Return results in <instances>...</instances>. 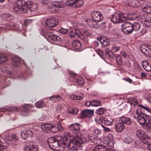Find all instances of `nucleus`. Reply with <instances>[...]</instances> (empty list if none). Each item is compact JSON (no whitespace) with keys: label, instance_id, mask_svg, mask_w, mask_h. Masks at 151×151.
I'll list each match as a JSON object with an SVG mask.
<instances>
[{"label":"nucleus","instance_id":"bb28decb","mask_svg":"<svg viewBox=\"0 0 151 151\" xmlns=\"http://www.w3.org/2000/svg\"><path fill=\"white\" fill-rule=\"evenodd\" d=\"M20 58L17 56H15L11 60L12 64L14 66H17L19 63Z\"/></svg>","mask_w":151,"mask_h":151},{"label":"nucleus","instance_id":"a211bd4d","mask_svg":"<svg viewBox=\"0 0 151 151\" xmlns=\"http://www.w3.org/2000/svg\"><path fill=\"white\" fill-rule=\"evenodd\" d=\"M90 134H88V137L89 139L93 143L95 144L99 145L101 144L102 142H103V140L99 137H96L94 138V136L92 135H91Z\"/></svg>","mask_w":151,"mask_h":151},{"label":"nucleus","instance_id":"338daca9","mask_svg":"<svg viewBox=\"0 0 151 151\" xmlns=\"http://www.w3.org/2000/svg\"><path fill=\"white\" fill-rule=\"evenodd\" d=\"M105 51L106 53L108 55L110 53H111L113 54V52H112V51L111 50H110L109 48H107L105 50Z\"/></svg>","mask_w":151,"mask_h":151},{"label":"nucleus","instance_id":"20e7f679","mask_svg":"<svg viewBox=\"0 0 151 151\" xmlns=\"http://www.w3.org/2000/svg\"><path fill=\"white\" fill-rule=\"evenodd\" d=\"M151 116L149 115L142 116V128L148 131H151Z\"/></svg>","mask_w":151,"mask_h":151},{"label":"nucleus","instance_id":"5701e85b","mask_svg":"<svg viewBox=\"0 0 151 151\" xmlns=\"http://www.w3.org/2000/svg\"><path fill=\"white\" fill-rule=\"evenodd\" d=\"M119 121L123 123L124 124H125L128 125L132 123V121L129 118L124 116L119 117Z\"/></svg>","mask_w":151,"mask_h":151},{"label":"nucleus","instance_id":"c03bdc74","mask_svg":"<svg viewBox=\"0 0 151 151\" xmlns=\"http://www.w3.org/2000/svg\"><path fill=\"white\" fill-rule=\"evenodd\" d=\"M105 111V109L103 108H99L96 111V113L99 115H101L103 114Z\"/></svg>","mask_w":151,"mask_h":151},{"label":"nucleus","instance_id":"f3484780","mask_svg":"<svg viewBox=\"0 0 151 151\" xmlns=\"http://www.w3.org/2000/svg\"><path fill=\"white\" fill-rule=\"evenodd\" d=\"M62 5L60 2L58 1H53L52 2L50 5L48 6V9L50 12H53L55 10V7H61Z\"/></svg>","mask_w":151,"mask_h":151},{"label":"nucleus","instance_id":"a878e982","mask_svg":"<svg viewBox=\"0 0 151 151\" xmlns=\"http://www.w3.org/2000/svg\"><path fill=\"white\" fill-rule=\"evenodd\" d=\"M136 114L137 116V120L139 123V124L140 125H142V122L141 121L142 119V111L140 108H139L137 109L136 111Z\"/></svg>","mask_w":151,"mask_h":151},{"label":"nucleus","instance_id":"b1692460","mask_svg":"<svg viewBox=\"0 0 151 151\" xmlns=\"http://www.w3.org/2000/svg\"><path fill=\"white\" fill-rule=\"evenodd\" d=\"M40 31L41 35L43 36L47 37L48 36H49L50 34H51L52 33V30L46 29H40Z\"/></svg>","mask_w":151,"mask_h":151},{"label":"nucleus","instance_id":"a18cd8bd","mask_svg":"<svg viewBox=\"0 0 151 151\" xmlns=\"http://www.w3.org/2000/svg\"><path fill=\"white\" fill-rule=\"evenodd\" d=\"M26 133L27 134L28 137H32L34 135V132L31 130L30 129H28L26 130Z\"/></svg>","mask_w":151,"mask_h":151},{"label":"nucleus","instance_id":"4c0bfd02","mask_svg":"<svg viewBox=\"0 0 151 151\" xmlns=\"http://www.w3.org/2000/svg\"><path fill=\"white\" fill-rule=\"evenodd\" d=\"M35 106L37 108H41L45 106V104L44 102L39 101L35 104Z\"/></svg>","mask_w":151,"mask_h":151},{"label":"nucleus","instance_id":"7ed1b4c3","mask_svg":"<svg viewBox=\"0 0 151 151\" xmlns=\"http://www.w3.org/2000/svg\"><path fill=\"white\" fill-rule=\"evenodd\" d=\"M32 4L30 1L19 0L14 4L13 9L18 14L25 13L27 12V8H30Z\"/></svg>","mask_w":151,"mask_h":151},{"label":"nucleus","instance_id":"2eb2a0df","mask_svg":"<svg viewBox=\"0 0 151 151\" xmlns=\"http://www.w3.org/2000/svg\"><path fill=\"white\" fill-rule=\"evenodd\" d=\"M25 151H38V147L35 142H31L24 148Z\"/></svg>","mask_w":151,"mask_h":151},{"label":"nucleus","instance_id":"49530a36","mask_svg":"<svg viewBox=\"0 0 151 151\" xmlns=\"http://www.w3.org/2000/svg\"><path fill=\"white\" fill-rule=\"evenodd\" d=\"M104 124L106 125H111L113 124V121L112 120H109L107 119L104 120Z\"/></svg>","mask_w":151,"mask_h":151},{"label":"nucleus","instance_id":"774afa93","mask_svg":"<svg viewBox=\"0 0 151 151\" xmlns=\"http://www.w3.org/2000/svg\"><path fill=\"white\" fill-rule=\"evenodd\" d=\"M91 35L90 33L88 31H85L84 32V35L86 37H87L90 36Z\"/></svg>","mask_w":151,"mask_h":151},{"label":"nucleus","instance_id":"e2e57ef3","mask_svg":"<svg viewBox=\"0 0 151 151\" xmlns=\"http://www.w3.org/2000/svg\"><path fill=\"white\" fill-rule=\"evenodd\" d=\"M8 110L10 111H18V109L15 108L13 107H9L8 108Z\"/></svg>","mask_w":151,"mask_h":151},{"label":"nucleus","instance_id":"0eeeda50","mask_svg":"<svg viewBox=\"0 0 151 151\" xmlns=\"http://www.w3.org/2000/svg\"><path fill=\"white\" fill-rule=\"evenodd\" d=\"M122 32L126 34H129L131 33L133 30L132 24L129 22L124 23L121 26Z\"/></svg>","mask_w":151,"mask_h":151},{"label":"nucleus","instance_id":"e433bc0d","mask_svg":"<svg viewBox=\"0 0 151 151\" xmlns=\"http://www.w3.org/2000/svg\"><path fill=\"white\" fill-rule=\"evenodd\" d=\"M101 105V101L99 100H94L92 101V106H98Z\"/></svg>","mask_w":151,"mask_h":151},{"label":"nucleus","instance_id":"58836bf2","mask_svg":"<svg viewBox=\"0 0 151 151\" xmlns=\"http://www.w3.org/2000/svg\"><path fill=\"white\" fill-rule=\"evenodd\" d=\"M101 133V131L98 129H95L93 131H91L90 132H89V134H91V135H92L93 136L94 134L95 135H98L100 134Z\"/></svg>","mask_w":151,"mask_h":151},{"label":"nucleus","instance_id":"7c9ffc66","mask_svg":"<svg viewBox=\"0 0 151 151\" xmlns=\"http://www.w3.org/2000/svg\"><path fill=\"white\" fill-rule=\"evenodd\" d=\"M83 97L82 95H74V94H72L70 95V98L73 100H79L82 99Z\"/></svg>","mask_w":151,"mask_h":151},{"label":"nucleus","instance_id":"6ab92c4d","mask_svg":"<svg viewBox=\"0 0 151 151\" xmlns=\"http://www.w3.org/2000/svg\"><path fill=\"white\" fill-rule=\"evenodd\" d=\"M52 32H53V31H52ZM52 33L51 34L49 35V36H48L47 37L48 39L53 42L56 41L60 42L62 41V39L60 37L56 35H53Z\"/></svg>","mask_w":151,"mask_h":151},{"label":"nucleus","instance_id":"bf43d9fd","mask_svg":"<svg viewBox=\"0 0 151 151\" xmlns=\"http://www.w3.org/2000/svg\"><path fill=\"white\" fill-rule=\"evenodd\" d=\"M62 105L60 104H58L57 105L56 107V109L58 111L60 112L62 109Z\"/></svg>","mask_w":151,"mask_h":151},{"label":"nucleus","instance_id":"dca6fc26","mask_svg":"<svg viewBox=\"0 0 151 151\" xmlns=\"http://www.w3.org/2000/svg\"><path fill=\"white\" fill-rule=\"evenodd\" d=\"M93 151H115L111 148H108L106 146L99 145L95 147Z\"/></svg>","mask_w":151,"mask_h":151},{"label":"nucleus","instance_id":"c756f323","mask_svg":"<svg viewBox=\"0 0 151 151\" xmlns=\"http://www.w3.org/2000/svg\"><path fill=\"white\" fill-rule=\"evenodd\" d=\"M68 113L72 114H76L78 113V110L75 107H70L68 108L67 110Z\"/></svg>","mask_w":151,"mask_h":151},{"label":"nucleus","instance_id":"f704fd0d","mask_svg":"<svg viewBox=\"0 0 151 151\" xmlns=\"http://www.w3.org/2000/svg\"><path fill=\"white\" fill-rule=\"evenodd\" d=\"M76 0H67L65 4L68 6H71L75 4Z\"/></svg>","mask_w":151,"mask_h":151},{"label":"nucleus","instance_id":"4d7b16f0","mask_svg":"<svg viewBox=\"0 0 151 151\" xmlns=\"http://www.w3.org/2000/svg\"><path fill=\"white\" fill-rule=\"evenodd\" d=\"M103 118L102 117H97L95 119V121L98 123H101L103 122Z\"/></svg>","mask_w":151,"mask_h":151},{"label":"nucleus","instance_id":"f8f14e48","mask_svg":"<svg viewBox=\"0 0 151 151\" xmlns=\"http://www.w3.org/2000/svg\"><path fill=\"white\" fill-rule=\"evenodd\" d=\"M42 129L45 132H48V131L51 130V132H54L57 131L58 129H56V130H54L53 129L55 127L50 124H44L41 126Z\"/></svg>","mask_w":151,"mask_h":151},{"label":"nucleus","instance_id":"680f3d73","mask_svg":"<svg viewBox=\"0 0 151 151\" xmlns=\"http://www.w3.org/2000/svg\"><path fill=\"white\" fill-rule=\"evenodd\" d=\"M84 105L85 106H89L91 105L92 106V101L91 102L88 101H87L86 102L84 103Z\"/></svg>","mask_w":151,"mask_h":151},{"label":"nucleus","instance_id":"72a5a7b5","mask_svg":"<svg viewBox=\"0 0 151 151\" xmlns=\"http://www.w3.org/2000/svg\"><path fill=\"white\" fill-rule=\"evenodd\" d=\"M142 109L147 112L151 113V106H149L148 105L146 104L142 105Z\"/></svg>","mask_w":151,"mask_h":151},{"label":"nucleus","instance_id":"79ce46f5","mask_svg":"<svg viewBox=\"0 0 151 151\" xmlns=\"http://www.w3.org/2000/svg\"><path fill=\"white\" fill-rule=\"evenodd\" d=\"M75 6L76 7H79L82 6L84 4L83 1L81 0H76Z\"/></svg>","mask_w":151,"mask_h":151},{"label":"nucleus","instance_id":"cd10ccee","mask_svg":"<svg viewBox=\"0 0 151 151\" xmlns=\"http://www.w3.org/2000/svg\"><path fill=\"white\" fill-rule=\"evenodd\" d=\"M72 45L74 49H79L81 47V43L78 40H75L73 41Z\"/></svg>","mask_w":151,"mask_h":151},{"label":"nucleus","instance_id":"9d476101","mask_svg":"<svg viewBox=\"0 0 151 151\" xmlns=\"http://www.w3.org/2000/svg\"><path fill=\"white\" fill-rule=\"evenodd\" d=\"M142 14V22H144L142 23V25L145 27H151V18L149 15L146 13Z\"/></svg>","mask_w":151,"mask_h":151},{"label":"nucleus","instance_id":"3c124183","mask_svg":"<svg viewBox=\"0 0 151 151\" xmlns=\"http://www.w3.org/2000/svg\"><path fill=\"white\" fill-rule=\"evenodd\" d=\"M136 135L138 138L140 140L142 139V130H138L136 132Z\"/></svg>","mask_w":151,"mask_h":151},{"label":"nucleus","instance_id":"a19ab883","mask_svg":"<svg viewBox=\"0 0 151 151\" xmlns=\"http://www.w3.org/2000/svg\"><path fill=\"white\" fill-rule=\"evenodd\" d=\"M60 99L61 97L59 96H54L50 97V100L55 102L59 100Z\"/></svg>","mask_w":151,"mask_h":151},{"label":"nucleus","instance_id":"412c9836","mask_svg":"<svg viewBox=\"0 0 151 151\" xmlns=\"http://www.w3.org/2000/svg\"><path fill=\"white\" fill-rule=\"evenodd\" d=\"M125 126L123 123L119 122L115 127V131L118 132H122L125 129Z\"/></svg>","mask_w":151,"mask_h":151},{"label":"nucleus","instance_id":"6e6d98bb","mask_svg":"<svg viewBox=\"0 0 151 151\" xmlns=\"http://www.w3.org/2000/svg\"><path fill=\"white\" fill-rule=\"evenodd\" d=\"M59 32L63 34H65L68 31L67 29L61 28L59 30Z\"/></svg>","mask_w":151,"mask_h":151},{"label":"nucleus","instance_id":"c9c22d12","mask_svg":"<svg viewBox=\"0 0 151 151\" xmlns=\"http://www.w3.org/2000/svg\"><path fill=\"white\" fill-rule=\"evenodd\" d=\"M7 58L4 54H0V63H2L7 60Z\"/></svg>","mask_w":151,"mask_h":151},{"label":"nucleus","instance_id":"ddd939ff","mask_svg":"<svg viewBox=\"0 0 151 151\" xmlns=\"http://www.w3.org/2000/svg\"><path fill=\"white\" fill-rule=\"evenodd\" d=\"M141 1V0H128L126 4L131 7H138L140 6Z\"/></svg>","mask_w":151,"mask_h":151},{"label":"nucleus","instance_id":"6e6552de","mask_svg":"<svg viewBox=\"0 0 151 151\" xmlns=\"http://www.w3.org/2000/svg\"><path fill=\"white\" fill-rule=\"evenodd\" d=\"M103 142L108 146L112 147H114L115 141L113 139L112 135L109 134L104 137Z\"/></svg>","mask_w":151,"mask_h":151},{"label":"nucleus","instance_id":"c85d7f7f","mask_svg":"<svg viewBox=\"0 0 151 151\" xmlns=\"http://www.w3.org/2000/svg\"><path fill=\"white\" fill-rule=\"evenodd\" d=\"M37 7L38 6L37 4H32L31 7L30 8L32 15L35 16L36 15V14L35 13V12L37 10Z\"/></svg>","mask_w":151,"mask_h":151},{"label":"nucleus","instance_id":"f257e3e1","mask_svg":"<svg viewBox=\"0 0 151 151\" xmlns=\"http://www.w3.org/2000/svg\"><path fill=\"white\" fill-rule=\"evenodd\" d=\"M81 126L77 123L73 124L69 126V129L72 133L68 132L65 136L70 143L72 147L76 148L80 146L81 144H84L88 141V139L84 135L79 132Z\"/></svg>","mask_w":151,"mask_h":151},{"label":"nucleus","instance_id":"ea45409f","mask_svg":"<svg viewBox=\"0 0 151 151\" xmlns=\"http://www.w3.org/2000/svg\"><path fill=\"white\" fill-rule=\"evenodd\" d=\"M75 31L76 34L81 39H83L84 38V36L82 35L80 30L79 29H75Z\"/></svg>","mask_w":151,"mask_h":151},{"label":"nucleus","instance_id":"473e14b6","mask_svg":"<svg viewBox=\"0 0 151 151\" xmlns=\"http://www.w3.org/2000/svg\"><path fill=\"white\" fill-rule=\"evenodd\" d=\"M140 27V24L138 22H135L133 24V25H132L133 30H134L135 31H138Z\"/></svg>","mask_w":151,"mask_h":151},{"label":"nucleus","instance_id":"09e8293b","mask_svg":"<svg viewBox=\"0 0 151 151\" xmlns=\"http://www.w3.org/2000/svg\"><path fill=\"white\" fill-rule=\"evenodd\" d=\"M96 52L102 58H103V52L102 50L98 49L96 50Z\"/></svg>","mask_w":151,"mask_h":151},{"label":"nucleus","instance_id":"f03ea898","mask_svg":"<svg viewBox=\"0 0 151 151\" xmlns=\"http://www.w3.org/2000/svg\"><path fill=\"white\" fill-rule=\"evenodd\" d=\"M47 142L51 148L57 151H61L66 147L72 148L71 143L65 136L63 137L59 136L50 137L47 140Z\"/></svg>","mask_w":151,"mask_h":151},{"label":"nucleus","instance_id":"13d9d810","mask_svg":"<svg viewBox=\"0 0 151 151\" xmlns=\"http://www.w3.org/2000/svg\"><path fill=\"white\" fill-rule=\"evenodd\" d=\"M97 22H96L94 20V22H93V23L92 25H91V27H93L96 28H97L99 27V25L97 24Z\"/></svg>","mask_w":151,"mask_h":151},{"label":"nucleus","instance_id":"1a4fd4ad","mask_svg":"<svg viewBox=\"0 0 151 151\" xmlns=\"http://www.w3.org/2000/svg\"><path fill=\"white\" fill-rule=\"evenodd\" d=\"M58 24V20L55 18L50 17L47 18L45 22V25L49 27H54Z\"/></svg>","mask_w":151,"mask_h":151},{"label":"nucleus","instance_id":"5fc2aeb1","mask_svg":"<svg viewBox=\"0 0 151 151\" xmlns=\"http://www.w3.org/2000/svg\"><path fill=\"white\" fill-rule=\"evenodd\" d=\"M0 151H7L6 147L2 144H0Z\"/></svg>","mask_w":151,"mask_h":151},{"label":"nucleus","instance_id":"052dcab7","mask_svg":"<svg viewBox=\"0 0 151 151\" xmlns=\"http://www.w3.org/2000/svg\"><path fill=\"white\" fill-rule=\"evenodd\" d=\"M31 20L29 19L25 20L24 22V24L26 26L28 25L29 24L31 23Z\"/></svg>","mask_w":151,"mask_h":151},{"label":"nucleus","instance_id":"2f4dec72","mask_svg":"<svg viewBox=\"0 0 151 151\" xmlns=\"http://www.w3.org/2000/svg\"><path fill=\"white\" fill-rule=\"evenodd\" d=\"M142 11L151 14V6H143V8L142 9Z\"/></svg>","mask_w":151,"mask_h":151},{"label":"nucleus","instance_id":"8fccbe9b","mask_svg":"<svg viewBox=\"0 0 151 151\" xmlns=\"http://www.w3.org/2000/svg\"><path fill=\"white\" fill-rule=\"evenodd\" d=\"M18 139V137L15 134H12L11 137V141H16Z\"/></svg>","mask_w":151,"mask_h":151},{"label":"nucleus","instance_id":"de8ad7c7","mask_svg":"<svg viewBox=\"0 0 151 151\" xmlns=\"http://www.w3.org/2000/svg\"><path fill=\"white\" fill-rule=\"evenodd\" d=\"M83 21L87 23V24L91 27V25H92L93 23L94 20H93V19H85L84 20H83Z\"/></svg>","mask_w":151,"mask_h":151},{"label":"nucleus","instance_id":"9b49d317","mask_svg":"<svg viewBox=\"0 0 151 151\" xmlns=\"http://www.w3.org/2000/svg\"><path fill=\"white\" fill-rule=\"evenodd\" d=\"M142 142L146 145L148 150H151V139L146 134L142 135Z\"/></svg>","mask_w":151,"mask_h":151},{"label":"nucleus","instance_id":"69168bd1","mask_svg":"<svg viewBox=\"0 0 151 151\" xmlns=\"http://www.w3.org/2000/svg\"><path fill=\"white\" fill-rule=\"evenodd\" d=\"M69 35L70 37L71 38H73L75 36V34L72 31H70L69 32Z\"/></svg>","mask_w":151,"mask_h":151},{"label":"nucleus","instance_id":"423d86ee","mask_svg":"<svg viewBox=\"0 0 151 151\" xmlns=\"http://www.w3.org/2000/svg\"><path fill=\"white\" fill-rule=\"evenodd\" d=\"M69 74L71 77L70 80L72 81L77 83L80 86L83 85L84 83V80L82 77L78 76L77 75L73 72H70L69 73Z\"/></svg>","mask_w":151,"mask_h":151},{"label":"nucleus","instance_id":"603ef678","mask_svg":"<svg viewBox=\"0 0 151 151\" xmlns=\"http://www.w3.org/2000/svg\"><path fill=\"white\" fill-rule=\"evenodd\" d=\"M116 61L117 63L119 64H121L122 63V59L120 55H119L116 57Z\"/></svg>","mask_w":151,"mask_h":151},{"label":"nucleus","instance_id":"864d4df0","mask_svg":"<svg viewBox=\"0 0 151 151\" xmlns=\"http://www.w3.org/2000/svg\"><path fill=\"white\" fill-rule=\"evenodd\" d=\"M111 48L113 52H116L120 50V47L119 46H113Z\"/></svg>","mask_w":151,"mask_h":151},{"label":"nucleus","instance_id":"4468645a","mask_svg":"<svg viewBox=\"0 0 151 151\" xmlns=\"http://www.w3.org/2000/svg\"><path fill=\"white\" fill-rule=\"evenodd\" d=\"M92 19L96 22H101L103 19L101 13L98 11L94 12L92 15Z\"/></svg>","mask_w":151,"mask_h":151},{"label":"nucleus","instance_id":"37998d69","mask_svg":"<svg viewBox=\"0 0 151 151\" xmlns=\"http://www.w3.org/2000/svg\"><path fill=\"white\" fill-rule=\"evenodd\" d=\"M25 130H23L21 133V136L23 139H26L28 138L27 134Z\"/></svg>","mask_w":151,"mask_h":151},{"label":"nucleus","instance_id":"0e129e2a","mask_svg":"<svg viewBox=\"0 0 151 151\" xmlns=\"http://www.w3.org/2000/svg\"><path fill=\"white\" fill-rule=\"evenodd\" d=\"M42 3L45 4H47L51 2L50 0H41Z\"/></svg>","mask_w":151,"mask_h":151},{"label":"nucleus","instance_id":"4be33fe9","mask_svg":"<svg viewBox=\"0 0 151 151\" xmlns=\"http://www.w3.org/2000/svg\"><path fill=\"white\" fill-rule=\"evenodd\" d=\"M81 114L83 116L90 118L93 115V111L90 110H86L82 111Z\"/></svg>","mask_w":151,"mask_h":151},{"label":"nucleus","instance_id":"39448f33","mask_svg":"<svg viewBox=\"0 0 151 151\" xmlns=\"http://www.w3.org/2000/svg\"><path fill=\"white\" fill-rule=\"evenodd\" d=\"M126 18L124 14L120 13H116L112 15L111 18L112 22L114 23H118L124 22Z\"/></svg>","mask_w":151,"mask_h":151},{"label":"nucleus","instance_id":"393cba45","mask_svg":"<svg viewBox=\"0 0 151 151\" xmlns=\"http://www.w3.org/2000/svg\"><path fill=\"white\" fill-rule=\"evenodd\" d=\"M142 67L147 72H150L151 71V65L147 61H142Z\"/></svg>","mask_w":151,"mask_h":151},{"label":"nucleus","instance_id":"aec40b11","mask_svg":"<svg viewBox=\"0 0 151 151\" xmlns=\"http://www.w3.org/2000/svg\"><path fill=\"white\" fill-rule=\"evenodd\" d=\"M99 41H100L102 47H106L110 44V41L109 39L106 37H102L99 38Z\"/></svg>","mask_w":151,"mask_h":151}]
</instances>
